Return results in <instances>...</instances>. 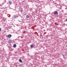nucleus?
I'll list each match as a JSON object with an SVG mask.
<instances>
[{
	"label": "nucleus",
	"mask_w": 67,
	"mask_h": 67,
	"mask_svg": "<svg viewBox=\"0 0 67 67\" xmlns=\"http://www.w3.org/2000/svg\"><path fill=\"white\" fill-rule=\"evenodd\" d=\"M54 14H55V15H57L58 14V12H57V11H56L54 12Z\"/></svg>",
	"instance_id": "nucleus-1"
},
{
	"label": "nucleus",
	"mask_w": 67,
	"mask_h": 67,
	"mask_svg": "<svg viewBox=\"0 0 67 67\" xmlns=\"http://www.w3.org/2000/svg\"><path fill=\"white\" fill-rule=\"evenodd\" d=\"M12 40H9V41H8V43H12Z\"/></svg>",
	"instance_id": "nucleus-2"
},
{
	"label": "nucleus",
	"mask_w": 67,
	"mask_h": 67,
	"mask_svg": "<svg viewBox=\"0 0 67 67\" xmlns=\"http://www.w3.org/2000/svg\"><path fill=\"white\" fill-rule=\"evenodd\" d=\"M12 36L10 34V35H8V37H9V38H10Z\"/></svg>",
	"instance_id": "nucleus-3"
},
{
	"label": "nucleus",
	"mask_w": 67,
	"mask_h": 67,
	"mask_svg": "<svg viewBox=\"0 0 67 67\" xmlns=\"http://www.w3.org/2000/svg\"><path fill=\"white\" fill-rule=\"evenodd\" d=\"M34 47V45L33 44H32L31 45L30 47L31 48H33Z\"/></svg>",
	"instance_id": "nucleus-4"
},
{
	"label": "nucleus",
	"mask_w": 67,
	"mask_h": 67,
	"mask_svg": "<svg viewBox=\"0 0 67 67\" xmlns=\"http://www.w3.org/2000/svg\"><path fill=\"white\" fill-rule=\"evenodd\" d=\"M19 62H20V63H22V60H21V59H19Z\"/></svg>",
	"instance_id": "nucleus-5"
},
{
	"label": "nucleus",
	"mask_w": 67,
	"mask_h": 67,
	"mask_svg": "<svg viewBox=\"0 0 67 67\" xmlns=\"http://www.w3.org/2000/svg\"><path fill=\"white\" fill-rule=\"evenodd\" d=\"M13 47H14V48L16 47V44H14V45L13 46Z\"/></svg>",
	"instance_id": "nucleus-6"
},
{
	"label": "nucleus",
	"mask_w": 67,
	"mask_h": 67,
	"mask_svg": "<svg viewBox=\"0 0 67 67\" xmlns=\"http://www.w3.org/2000/svg\"><path fill=\"white\" fill-rule=\"evenodd\" d=\"M26 18H30V16L29 15H26Z\"/></svg>",
	"instance_id": "nucleus-7"
},
{
	"label": "nucleus",
	"mask_w": 67,
	"mask_h": 67,
	"mask_svg": "<svg viewBox=\"0 0 67 67\" xmlns=\"http://www.w3.org/2000/svg\"><path fill=\"white\" fill-rule=\"evenodd\" d=\"M17 17H18V16L16 15H15L14 16V18H17Z\"/></svg>",
	"instance_id": "nucleus-8"
},
{
	"label": "nucleus",
	"mask_w": 67,
	"mask_h": 67,
	"mask_svg": "<svg viewBox=\"0 0 67 67\" xmlns=\"http://www.w3.org/2000/svg\"><path fill=\"white\" fill-rule=\"evenodd\" d=\"M9 3H10V4H11L12 3V2H11V1H9Z\"/></svg>",
	"instance_id": "nucleus-9"
},
{
	"label": "nucleus",
	"mask_w": 67,
	"mask_h": 67,
	"mask_svg": "<svg viewBox=\"0 0 67 67\" xmlns=\"http://www.w3.org/2000/svg\"><path fill=\"white\" fill-rule=\"evenodd\" d=\"M65 21H66L67 22V19Z\"/></svg>",
	"instance_id": "nucleus-10"
},
{
	"label": "nucleus",
	"mask_w": 67,
	"mask_h": 67,
	"mask_svg": "<svg viewBox=\"0 0 67 67\" xmlns=\"http://www.w3.org/2000/svg\"><path fill=\"white\" fill-rule=\"evenodd\" d=\"M1 31V29L0 28V31Z\"/></svg>",
	"instance_id": "nucleus-11"
},
{
	"label": "nucleus",
	"mask_w": 67,
	"mask_h": 67,
	"mask_svg": "<svg viewBox=\"0 0 67 67\" xmlns=\"http://www.w3.org/2000/svg\"><path fill=\"white\" fill-rule=\"evenodd\" d=\"M63 56H64V55H63Z\"/></svg>",
	"instance_id": "nucleus-12"
},
{
	"label": "nucleus",
	"mask_w": 67,
	"mask_h": 67,
	"mask_svg": "<svg viewBox=\"0 0 67 67\" xmlns=\"http://www.w3.org/2000/svg\"><path fill=\"white\" fill-rule=\"evenodd\" d=\"M14 17V16H13V18Z\"/></svg>",
	"instance_id": "nucleus-13"
}]
</instances>
